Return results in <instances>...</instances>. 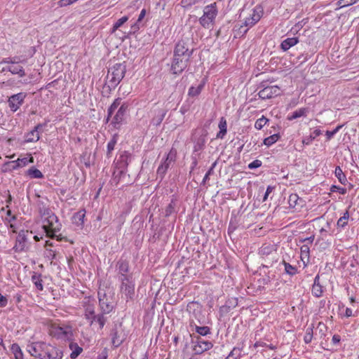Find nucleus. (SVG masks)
<instances>
[{
    "mask_svg": "<svg viewBox=\"0 0 359 359\" xmlns=\"http://www.w3.org/2000/svg\"><path fill=\"white\" fill-rule=\"evenodd\" d=\"M282 264L285 266V271L287 274L290 276H294L297 273V268L292 266L290 263H287L283 260Z\"/></svg>",
    "mask_w": 359,
    "mask_h": 359,
    "instance_id": "obj_39",
    "label": "nucleus"
},
{
    "mask_svg": "<svg viewBox=\"0 0 359 359\" xmlns=\"http://www.w3.org/2000/svg\"><path fill=\"white\" fill-rule=\"evenodd\" d=\"M243 348L234 347L225 359H240Z\"/></svg>",
    "mask_w": 359,
    "mask_h": 359,
    "instance_id": "obj_37",
    "label": "nucleus"
},
{
    "mask_svg": "<svg viewBox=\"0 0 359 359\" xmlns=\"http://www.w3.org/2000/svg\"><path fill=\"white\" fill-rule=\"evenodd\" d=\"M28 231L22 230L18 233L16 237L15 244L13 247L15 252H22L27 248L26 243L27 242Z\"/></svg>",
    "mask_w": 359,
    "mask_h": 359,
    "instance_id": "obj_12",
    "label": "nucleus"
},
{
    "mask_svg": "<svg viewBox=\"0 0 359 359\" xmlns=\"http://www.w3.org/2000/svg\"><path fill=\"white\" fill-rule=\"evenodd\" d=\"M128 104L126 103H123L121 105V107L118 109L116 114H115V116H114V118L111 121V124L113 125V126L115 128H116V129L120 128L121 126L122 125V123L125 119L126 112L128 111Z\"/></svg>",
    "mask_w": 359,
    "mask_h": 359,
    "instance_id": "obj_11",
    "label": "nucleus"
},
{
    "mask_svg": "<svg viewBox=\"0 0 359 359\" xmlns=\"http://www.w3.org/2000/svg\"><path fill=\"white\" fill-rule=\"evenodd\" d=\"M274 188H275L274 187L270 186V185L267 187L266 192H265L263 199H262L263 202H264L267 200L269 194L272 192V191L274 189Z\"/></svg>",
    "mask_w": 359,
    "mask_h": 359,
    "instance_id": "obj_62",
    "label": "nucleus"
},
{
    "mask_svg": "<svg viewBox=\"0 0 359 359\" xmlns=\"http://www.w3.org/2000/svg\"><path fill=\"white\" fill-rule=\"evenodd\" d=\"M120 290L123 295H124L126 301L133 300L135 292V280L133 276H124L121 280Z\"/></svg>",
    "mask_w": 359,
    "mask_h": 359,
    "instance_id": "obj_3",
    "label": "nucleus"
},
{
    "mask_svg": "<svg viewBox=\"0 0 359 359\" xmlns=\"http://www.w3.org/2000/svg\"><path fill=\"white\" fill-rule=\"evenodd\" d=\"M205 86V81H202L201 84L198 86V87L191 86L188 91V95L190 97H196L199 95Z\"/></svg>",
    "mask_w": 359,
    "mask_h": 359,
    "instance_id": "obj_30",
    "label": "nucleus"
},
{
    "mask_svg": "<svg viewBox=\"0 0 359 359\" xmlns=\"http://www.w3.org/2000/svg\"><path fill=\"white\" fill-rule=\"evenodd\" d=\"M280 137V135L279 133H276V134H273L268 137H266L264 140V144L267 146V147H270L273 144H274L275 142H276L278 139Z\"/></svg>",
    "mask_w": 359,
    "mask_h": 359,
    "instance_id": "obj_38",
    "label": "nucleus"
},
{
    "mask_svg": "<svg viewBox=\"0 0 359 359\" xmlns=\"http://www.w3.org/2000/svg\"><path fill=\"white\" fill-rule=\"evenodd\" d=\"M342 126H343L342 125H339V126H337L336 128H334L332 131L327 130L326 131L327 138L328 140H330L339 130V129L342 128Z\"/></svg>",
    "mask_w": 359,
    "mask_h": 359,
    "instance_id": "obj_55",
    "label": "nucleus"
},
{
    "mask_svg": "<svg viewBox=\"0 0 359 359\" xmlns=\"http://www.w3.org/2000/svg\"><path fill=\"white\" fill-rule=\"evenodd\" d=\"M217 14L216 3L205 6L203 10V15L199 19L200 24L203 27L208 28L210 24L214 21Z\"/></svg>",
    "mask_w": 359,
    "mask_h": 359,
    "instance_id": "obj_5",
    "label": "nucleus"
},
{
    "mask_svg": "<svg viewBox=\"0 0 359 359\" xmlns=\"http://www.w3.org/2000/svg\"><path fill=\"white\" fill-rule=\"evenodd\" d=\"M121 98L118 97L114 100L113 103L110 105V107L107 109V112L109 114V116H111L114 114V111L118 108V107L121 104Z\"/></svg>",
    "mask_w": 359,
    "mask_h": 359,
    "instance_id": "obj_42",
    "label": "nucleus"
},
{
    "mask_svg": "<svg viewBox=\"0 0 359 359\" xmlns=\"http://www.w3.org/2000/svg\"><path fill=\"white\" fill-rule=\"evenodd\" d=\"M167 111L163 109H160L157 111L155 116L152 118L151 123L155 126H158L162 123L163 118L166 115Z\"/></svg>",
    "mask_w": 359,
    "mask_h": 359,
    "instance_id": "obj_23",
    "label": "nucleus"
},
{
    "mask_svg": "<svg viewBox=\"0 0 359 359\" xmlns=\"http://www.w3.org/2000/svg\"><path fill=\"white\" fill-rule=\"evenodd\" d=\"M334 175L341 184H345L346 183V182H347L346 177L344 175V173L343 172L340 166L336 167L335 170H334Z\"/></svg>",
    "mask_w": 359,
    "mask_h": 359,
    "instance_id": "obj_36",
    "label": "nucleus"
},
{
    "mask_svg": "<svg viewBox=\"0 0 359 359\" xmlns=\"http://www.w3.org/2000/svg\"><path fill=\"white\" fill-rule=\"evenodd\" d=\"M28 351L32 356L36 358H42V355L39 353L38 349L35 345L28 346Z\"/></svg>",
    "mask_w": 359,
    "mask_h": 359,
    "instance_id": "obj_52",
    "label": "nucleus"
},
{
    "mask_svg": "<svg viewBox=\"0 0 359 359\" xmlns=\"http://www.w3.org/2000/svg\"><path fill=\"white\" fill-rule=\"evenodd\" d=\"M116 267L118 271V280L123 278L124 276H133V274H128L129 272V263L126 260L120 259L117 262Z\"/></svg>",
    "mask_w": 359,
    "mask_h": 359,
    "instance_id": "obj_17",
    "label": "nucleus"
},
{
    "mask_svg": "<svg viewBox=\"0 0 359 359\" xmlns=\"http://www.w3.org/2000/svg\"><path fill=\"white\" fill-rule=\"evenodd\" d=\"M269 121V119L266 118L265 116H262V118H258L255 123V127L257 130H261Z\"/></svg>",
    "mask_w": 359,
    "mask_h": 359,
    "instance_id": "obj_47",
    "label": "nucleus"
},
{
    "mask_svg": "<svg viewBox=\"0 0 359 359\" xmlns=\"http://www.w3.org/2000/svg\"><path fill=\"white\" fill-rule=\"evenodd\" d=\"M62 224L59 223V221L53 222V226L47 224L43 225L42 228L43 229L45 233H46V236L50 238H55L56 233L59 232L61 229Z\"/></svg>",
    "mask_w": 359,
    "mask_h": 359,
    "instance_id": "obj_15",
    "label": "nucleus"
},
{
    "mask_svg": "<svg viewBox=\"0 0 359 359\" xmlns=\"http://www.w3.org/2000/svg\"><path fill=\"white\" fill-rule=\"evenodd\" d=\"M38 209L39 213L41 218H43V222L44 223L53 226V222L57 221V217L55 214L50 208L46 206L43 202L39 201L38 203Z\"/></svg>",
    "mask_w": 359,
    "mask_h": 359,
    "instance_id": "obj_6",
    "label": "nucleus"
},
{
    "mask_svg": "<svg viewBox=\"0 0 359 359\" xmlns=\"http://www.w3.org/2000/svg\"><path fill=\"white\" fill-rule=\"evenodd\" d=\"M117 135H114L111 140L108 142L107 144V156L108 158L111 156V151L114 149V147L116 144L117 139H116Z\"/></svg>",
    "mask_w": 359,
    "mask_h": 359,
    "instance_id": "obj_41",
    "label": "nucleus"
},
{
    "mask_svg": "<svg viewBox=\"0 0 359 359\" xmlns=\"http://www.w3.org/2000/svg\"><path fill=\"white\" fill-rule=\"evenodd\" d=\"M330 190L332 192H339V193H340L341 194H343V195L346 194V189L337 186V185H332L330 189Z\"/></svg>",
    "mask_w": 359,
    "mask_h": 359,
    "instance_id": "obj_54",
    "label": "nucleus"
},
{
    "mask_svg": "<svg viewBox=\"0 0 359 359\" xmlns=\"http://www.w3.org/2000/svg\"><path fill=\"white\" fill-rule=\"evenodd\" d=\"M313 338V328L308 327L306 331V334L304 337V341L306 344H309Z\"/></svg>",
    "mask_w": 359,
    "mask_h": 359,
    "instance_id": "obj_53",
    "label": "nucleus"
},
{
    "mask_svg": "<svg viewBox=\"0 0 359 359\" xmlns=\"http://www.w3.org/2000/svg\"><path fill=\"white\" fill-rule=\"evenodd\" d=\"M175 161V156L170 152L166 158L161 162L157 170V176L162 180L170 167L172 162Z\"/></svg>",
    "mask_w": 359,
    "mask_h": 359,
    "instance_id": "obj_13",
    "label": "nucleus"
},
{
    "mask_svg": "<svg viewBox=\"0 0 359 359\" xmlns=\"http://www.w3.org/2000/svg\"><path fill=\"white\" fill-rule=\"evenodd\" d=\"M99 304L103 313H109L114 309L111 302L108 301L105 291L100 288L97 292Z\"/></svg>",
    "mask_w": 359,
    "mask_h": 359,
    "instance_id": "obj_8",
    "label": "nucleus"
},
{
    "mask_svg": "<svg viewBox=\"0 0 359 359\" xmlns=\"http://www.w3.org/2000/svg\"><path fill=\"white\" fill-rule=\"evenodd\" d=\"M95 307L93 305L88 304L85 307L84 316L86 319L91 318L92 316L95 315Z\"/></svg>",
    "mask_w": 359,
    "mask_h": 359,
    "instance_id": "obj_48",
    "label": "nucleus"
},
{
    "mask_svg": "<svg viewBox=\"0 0 359 359\" xmlns=\"http://www.w3.org/2000/svg\"><path fill=\"white\" fill-rule=\"evenodd\" d=\"M216 165H217V161H215L212 164L211 167L209 168V170L207 171L206 174L205 175V176H204V177L203 179L201 184L205 185L206 182L208 180H209L210 176L212 175L213 174V172H214L213 170H214V168H215Z\"/></svg>",
    "mask_w": 359,
    "mask_h": 359,
    "instance_id": "obj_46",
    "label": "nucleus"
},
{
    "mask_svg": "<svg viewBox=\"0 0 359 359\" xmlns=\"http://www.w3.org/2000/svg\"><path fill=\"white\" fill-rule=\"evenodd\" d=\"M263 88L259 90L258 95L262 100L271 99L280 95V88L277 86H265L262 83Z\"/></svg>",
    "mask_w": 359,
    "mask_h": 359,
    "instance_id": "obj_9",
    "label": "nucleus"
},
{
    "mask_svg": "<svg viewBox=\"0 0 359 359\" xmlns=\"http://www.w3.org/2000/svg\"><path fill=\"white\" fill-rule=\"evenodd\" d=\"M33 162V157H30L29 159H28L27 158H18L16 161H13L10 162L9 164L11 165L12 170H16L19 168H22L27 165L29 163Z\"/></svg>",
    "mask_w": 359,
    "mask_h": 359,
    "instance_id": "obj_20",
    "label": "nucleus"
},
{
    "mask_svg": "<svg viewBox=\"0 0 359 359\" xmlns=\"http://www.w3.org/2000/svg\"><path fill=\"white\" fill-rule=\"evenodd\" d=\"M177 204V199L176 197L172 196V198L170 201V203L168 205V206L165 209V217H169L172 213L176 212L175 208Z\"/></svg>",
    "mask_w": 359,
    "mask_h": 359,
    "instance_id": "obj_28",
    "label": "nucleus"
},
{
    "mask_svg": "<svg viewBox=\"0 0 359 359\" xmlns=\"http://www.w3.org/2000/svg\"><path fill=\"white\" fill-rule=\"evenodd\" d=\"M193 325L195 326V331L201 336H206L211 333L210 328L208 326H198L196 325L194 320H190V326L192 327Z\"/></svg>",
    "mask_w": 359,
    "mask_h": 359,
    "instance_id": "obj_29",
    "label": "nucleus"
},
{
    "mask_svg": "<svg viewBox=\"0 0 359 359\" xmlns=\"http://www.w3.org/2000/svg\"><path fill=\"white\" fill-rule=\"evenodd\" d=\"M194 48H189V39L179 41L173 50L170 71L173 74H181L189 65Z\"/></svg>",
    "mask_w": 359,
    "mask_h": 359,
    "instance_id": "obj_1",
    "label": "nucleus"
},
{
    "mask_svg": "<svg viewBox=\"0 0 359 359\" xmlns=\"http://www.w3.org/2000/svg\"><path fill=\"white\" fill-rule=\"evenodd\" d=\"M262 166V161L259 160H255L248 165L250 169H255Z\"/></svg>",
    "mask_w": 359,
    "mask_h": 359,
    "instance_id": "obj_56",
    "label": "nucleus"
},
{
    "mask_svg": "<svg viewBox=\"0 0 359 359\" xmlns=\"http://www.w3.org/2000/svg\"><path fill=\"white\" fill-rule=\"evenodd\" d=\"M131 160V154L127 151H124L120 154V156L116 162L117 169H124L127 170V168Z\"/></svg>",
    "mask_w": 359,
    "mask_h": 359,
    "instance_id": "obj_16",
    "label": "nucleus"
},
{
    "mask_svg": "<svg viewBox=\"0 0 359 359\" xmlns=\"http://www.w3.org/2000/svg\"><path fill=\"white\" fill-rule=\"evenodd\" d=\"M348 218H349V212L348 210H346L344 213V215L338 219L337 223V226L342 228V229L344 228L348 224Z\"/></svg>",
    "mask_w": 359,
    "mask_h": 359,
    "instance_id": "obj_40",
    "label": "nucleus"
},
{
    "mask_svg": "<svg viewBox=\"0 0 359 359\" xmlns=\"http://www.w3.org/2000/svg\"><path fill=\"white\" fill-rule=\"evenodd\" d=\"M356 0H340L339 4H341V7L348 6L354 4Z\"/></svg>",
    "mask_w": 359,
    "mask_h": 359,
    "instance_id": "obj_61",
    "label": "nucleus"
},
{
    "mask_svg": "<svg viewBox=\"0 0 359 359\" xmlns=\"http://www.w3.org/2000/svg\"><path fill=\"white\" fill-rule=\"evenodd\" d=\"M306 111L307 110L306 108L299 109L294 111L292 113V114L291 115V116L288 117V119L291 121V120L299 118L301 116H305Z\"/></svg>",
    "mask_w": 359,
    "mask_h": 359,
    "instance_id": "obj_43",
    "label": "nucleus"
},
{
    "mask_svg": "<svg viewBox=\"0 0 359 359\" xmlns=\"http://www.w3.org/2000/svg\"><path fill=\"white\" fill-rule=\"evenodd\" d=\"M323 289L322 286L320 285H318L317 283L316 285H313L312 287V294L316 297H320L323 294Z\"/></svg>",
    "mask_w": 359,
    "mask_h": 359,
    "instance_id": "obj_49",
    "label": "nucleus"
},
{
    "mask_svg": "<svg viewBox=\"0 0 359 359\" xmlns=\"http://www.w3.org/2000/svg\"><path fill=\"white\" fill-rule=\"evenodd\" d=\"M55 336L58 339H65L70 341L73 337V332L69 327L65 328L58 326L55 329Z\"/></svg>",
    "mask_w": 359,
    "mask_h": 359,
    "instance_id": "obj_18",
    "label": "nucleus"
},
{
    "mask_svg": "<svg viewBox=\"0 0 359 359\" xmlns=\"http://www.w3.org/2000/svg\"><path fill=\"white\" fill-rule=\"evenodd\" d=\"M105 313H103L102 312L101 313H99L97 315V320H95V323H97L100 325V328L102 329L106 323L107 318L104 317Z\"/></svg>",
    "mask_w": 359,
    "mask_h": 359,
    "instance_id": "obj_50",
    "label": "nucleus"
},
{
    "mask_svg": "<svg viewBox=\"0 0 359 359\" xmlns=\"http://www.w3.org/2000/svg\"><path fill=\"white\" fill-rule=\"evenodd\" d=\"M85 215L86 211L84 210L76 212L72 217V222L78 226H83L84 224Z\"/></svg>",
    "mask_w": 359,
    "mask_h": 359,
    "instance_id": "obj_22",
    "label": "nucleus"
},
{
    "mask_svg": "<svg viewBox=\"0 0 359 359\" xmlns=\"http://www.w3.org/2000/svg\"><path fill=\"white\" fill-rule=\"evenodd\" d=\"M32 280L33 283L34 284V285L36 286V287L39 290H41V291L43 290V286L42 284L43 280L41 279V274L34 273V274L32 276Z\"/></svg>",
    "mask_w": 359,
    "mask_h": 359,
    "instance_id": "obj_32",
    "label": "nucleus"
},
{
    "mask_svg": "<svg viewBox=\"0 0 359 359\" xmlns=\"http://www.w3.org/2000/svg\"><path fill=\"white\" fill-rule=\"evenodd\" d=\"M187 311L201 323L200 318L202 314V306L200 303L198 302H189L187 306Z\"/></svg>",
    "mask_w": 359,
    "mask_h": 359,
    "instance_id": "obj_14",
    "label": "nucleus"
},
{
    "mask_svg": "<svg viewBox=\"0 0 359 359\" xmlns=\"http://www.w3.org/2000/svg\"><path fill=\"white\" fill-rule=\"evenodd\" d=\"M219 131L217 134V138L223 139L227 132L226 121L224 117H222L219 120Z\"/></svg>",
    "mask_w": 359,
    "mask_h": 359,
    "instance_id": "obj_26",
    "label": "nucleus"
},
{
    "mask_svg": "<svg viewBox=\"0 0 359 359\" xmlns=\"http://www.w3.org/2000/svg\"><path fill=\"white\" fill-rule=\"evenodd\" d=\"M40 139V135L38 133H35L33 130L25 134V142H36Z\"/></svg>",
    "mask_w": 359,
    "mask_h": 359,
    "instance_id": "obj_31",
    "label": "nucleus"
},
{
    "mask_svg": "<svg viewBox=\"0 0 359 359\" xmlns=\"http://www.w3.org/2000/svg\"><path fill=\"white\" fill-rule=\"evenodd\" d=\"M206 135V133L203 134L194 140V152H198L204 149Z\"/></svg>",
    "mask_w": 359,
    "mask_h": 359,
    "instance_id": "obj_25",
    "label": "nucleus"
},
{
    "mask_svg": "<svg viewBox=\"0 0 359 359\" xmlns=\"http://www.w3.org/2000/svg\"><path fill=\"white\" fill-rule=\"evenodd\" d=\"M276 246L272 243H264L262 247L259 250V254L264 256H269L276 254Z\"/></svg>",
    "mask_w": 359,
    "mask_h": 359,
    "instance_id": "obj_19",
    "label": "nucleus"
},
{
    "mask_svg": "<svg viewBox=\"0 0 359 359\" xmlns=\"http://www.w3.org/2000/svg\"><path fill=\"white\" fill-rule=\"evenodd\" d=\"M260 12H262L261 11L259 12H258L257 11V9H254L253 10V13L251 15L250 18H252V19L255 21V22L257 23L261 18V15H260Z\"/></svg>",
    "mask_w": 359,
    "mask_h": 359,
    "instance_id": "obj_59",
    "label": "nucleus"
},
{
    "mask_svg": "<svg viewBox=\"0 0 359 359\" xmlns=\"http://www.w3.org/2000/svg\"><path fill=\"white\" fill-rule=\"evenodd\" d=\"M11 352L14 355L15 359H23V353L20 346L14 343L11 347Z\"/></svg>",
    "mask_w": 359,
    "mask_h": 359,
    "instance_id": "obj_33",
    "label": "nucleus"
},
{
    "mask_svg": "<svg viewBox=\"0 0 359 359\" xmlns=\"http://www.w3.org/2000/svg\"><path fill=\"white\" fill-rule=\"evenodd\" d=\"M110 335L111 337L112 345L116 348L121 346V344L123 341V339H121L118 332L117 330L116 325H115L114 327L112 328Z\"/></svg>",
    "mask_w": 359,
    "mask_h": 359,
    "instance_id": "obj_21",
    "label": "nucleus"
},
{
    "mask_svg": "<svg viewBox=\"0 0 359 359\" xmlns=\"http://www.w3.org/2000/svg\"><path fill=\"white\" fill-rule=\"evenodd\" d=\"M126 66L124 63H116L109 68L106 81L103 86V93L110 94L125 76Z\"/></svg>",
    "mask_w": 359,
    "mask_h": 359,
    "instance_id": "obj_2",
    "label": "nucleus"
},
{
    "mask_svg": "<svg viewBox=\"0 0 359 359\" xmlns=\"http://www.w3.org/2000/svg\"><path fill=\"white\" fill-rule=\"evenodd\" d=\"M195 338L196 341H193L195 344L193 347L195 354H202L212 348L213 344L211 341H205L200 336L195 337Z\"/></svg>",
    "mask_w": 359,
    "mask_h": 359,
    "instance_id": "obj_7",
    "label": "nucleus"
},
{
    "mask_svg": "<svg viewBox=\"0 0 359 359\" xmlns=\"http://www.w3.org/2000/svg\"><path fill=\"white\" fill-rule=\"evenodd\" d=\"M27 175H29L31 178L34 179H41L43 177L42 172L35 167L30 168L27 171Z\"/></svg>",
    "mask_w": 359,
    "mask_h": 359,
    "instance_id": "obj_34",
    "label": "nucleus"
},
{
    "mask_svg": "<svg viewBox=\"0 0 359 359\" xmlns=\"http://www.w3.org/2000/svg\"><path fill=\"white\" fill-rule=\"evenodd\" d=\"M58 356L60 357V358H62V351H60V353L56 352V357H53L51 353H45V355H43V357L41 358V359H56V358Z\"/></svg>",
    "mask_w": 359,
    "mask_h": 359,
    "instance_id": "obj_57",
    "label": "nucleus"
},
{
    "mask_svg": "<svg viewBox=\"0 0 359 359\" xmlns=\"http://www.w3.org/2000/svg\"><path fill=\"white\" fill-rule=\"evenodd\" d=\"M8 304V299L0 293V307H5Z\"/></svg>",
    "mask_w": 359,
    "mask_h": 359,
    "instance_id": "obj_63",
    "label": "nucleus"
},
{
    "mask_svg": "<svg viewBox=\"0 0 359 359\" xmlns=\"http://www.w3.org/2000/svg\"><path fill=\"white\" fill-rule=\"evenodd\" d=\"M128 20V16H123L118 19L114 25L111 29V33L114 32L116 29L121 27L125 22H126Z\"/></svg>",
    "mask_w": 359,
    "mask_h": 359,
    "instance_id": "obj_44",
    "label": "nucleus"
},
{
    "mask_svg": "<svg viewBox=\"0 0 359 359\" xmlns=\"http://www.w3.org/2000/svg\"><path fill=\"white\" fill-rule=\"evenodd\" d=\"M69 347L72 350L70 358L72 359H76L83 351V348L78 345L77 343L71 341Z\"/></svg>",
    "mask_w": 359,
    "mask_h": 359,
    "instance_id": "obj_27",
    "label": "nucleus"
},
{
    "mask_svg": "<svg viewBox=\"0 0 359 359\" xmlns=\"http://www.w3.org/2000/svg\"><path fill=\"white\" fill-rule=\"evenodd\" d=\"M298 42L299 39L297 37L287 38L281 42L280 48L283 50L286 51Z\"/></svg>",
    "mask_w": 359,
    "mask_h": 359,
    "instance_id": "obj_24",
    "label": "nucleus"
},
{
    "mask_svg": "<svg viewBox=\"0 0 359 359\" xmlns=\"http://www.w3.org/2000/svg\"><path fill=\"white\" fill-rule=\"evenodd\" d=\"M256 22L254 21L252 18H247L244 22V27H252L255 25ZM243 26H241L240 29H243Z\"/></svg>",
    "mask_w": 359,
    "mask_h": 359,
    "instance_id": "obj_58",
    "label": "nucleus"
},
{
    "mask_svg": "<svg viewBox=\"0 0 359 359\" xmlns=\"http://www.w3.org/2000/svg\"><path fill=\"white\" fill-rule=\"evenodd\" d=\"M48 121H46L44 123H39L37 124L33 129L35 133H38L39 134L42 132L43 128L47 125Z\"/></svg>",
    "mask_w": 359,
    "mask_h": 359,
    "instance_id": "obj_60",
    "label": "nucleus"
},
{
    "mask_svg": "<svg viewBox=\"0 0 359 359\" xmlns=\"http://www.w3.org/2000/svg\"><path fill=\"white\" fill-rule=\"evenodd\" d=\"M118 172L116 171H114L113 173V180L116 182V184H118L119 181L121 180V177L126 175V170L124 169H118Z\"/></svg>",
    "mask_w": 359,
    "mask_h": 359,
    "instance_id": "obj_45",
    "label": "nucleus"
},
{
    "mask_svg": "<svg viewBox=\"0 0 359 359\" xmlns=\"http://www.w3.org/2000/svg\"><path fill=\"white\" fill-rule=\"evenodd\" d=\"M27 94L22 92L10 96L8 102L11 110L13 112L16 111L24 103Z\"/></svg>",
    "mask_w": 359,
    "mask_h": 359,
    "instance_id": "obj_10",
    "label": "nucleus"
},
{
    "mask_svg": "<svg viewBox=\"0 0 359 359\" xmlns=\"http://www.w3.org/2000/svg\"><path fill=\"white\" fill-rule=\"evenodd\" d=\"M191 159H192V163H191V170L189 172V175H190L192 174L193 170H194V168L198 165V161H197V158H196V156H191Z\"/></svg>",
    "mask_w": 359,
    "mask_h": 359,
    "instance_id": "obj_64",
    "label": "nucleus"
},
{
    "mask_svg": "<svg viewBox=\"0 0 359 359\" xmlns=\"http://www.w3.org/2000/svg\"><path fill=\"white\" fill-rule=\"evenodd\" d=\"M17 57L4 59L1 63H6L8 66L3 68L2 72H10L13 74H18L19 77L25 76L24 68L19 64L20 61Z\"/></svg>",
    "mask_w": 359,
    "mask_h": 359,
    "instance_id": "obj_4",
    "label": "nucleus"
},
{
    "mask_svg": "<svg viewBox=\"0 0 359 359\" xmlns=\"http://www.w3.org/2000/svg\"><path fill=\"white\" fill-rule=\"evenodd\" d=\"M299 199L296 194H292L289 196L288 203L290 207L294 208L297 205V201Z\"/></svg>",
    "mask_w": 359,
    "mask_h": 359,
    "instance_id": "obj_51",
    "label": "nucleus"
},
{
    "mask_svg": "<svg viewBox=\"0 0 359 359\" xmlns=\"http://www.w3.org/2000/svg\"><path fill=\"white\" fill-rule=\"evenodd\" d=\"M320 135H321L320 130L316 129L313 131V134L310 135L309 136L304 137V139L302 140V143L304 144L309 145L315 140L316 137L319 136Z\"/></svg>",
    "mask_w": 359,
    "mask_h": 359,
    "instance_id": "obj_35",
    "label": "nucleus"
}]
</instances>
